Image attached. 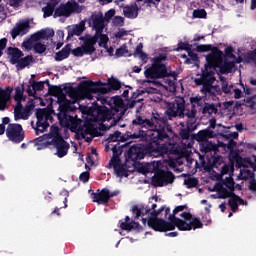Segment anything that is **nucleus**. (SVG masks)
<instances>
[{
  "label": "nucleus",
  "instance_id": "9d476101",
  "mask_svg": "<svg viewBox=\"0 0 256 256\" xmlns=\"http://www.w3.org/2000/svg\"><path fill=\"white\" fill-rule=\"evenodd\" d=\"M57 4L58 0H50L46 7L41 8V11L44 12V18L51 17L52 14H54V18H69L71 14H79L84 10V7L79 6L75 1H69L66 4L60 5L58 8H56V10H54Z\"/></svg>",
  "mask_w": 256,
  "mask_h": 256
},
{
  "label": "nucleus",
  "instance_id": "a211bd4d",
  "mask_svg": "<svg viewBox=\"0 0 256 256\" xmlns=\"http://www.w3.org/2000/svg\"><path fill=\"white\" fill-rule=\"evenodd\" d=\"M5 136L14 143H20L24 139V134L22 132V126L19 124H8V129L4 131Z\"/></svg>",
  "mask_w": 256,
  "mask_h": 256
},
{
  "label": "nucleus",
  "instance_id": "a19ab883",
  "mask_svg": "<svg viewBox=\"0 0 256 256\" xmlns=\"http://www.w3.org/2000/svg\"><path fill=\"white\" fill-rule=\"evenodd\" d=\"M124 55H126V48L122 47L118 50H115V57H124Z\"/></svg>",
  "mask_w": 256,
  "mask_h": 256
},
{
  "label": "nucleus",
  "instance_id": "4468645a",
  "mask_svg": "<svg viewBox=\"0 0 256 256\" xmlns=\"http://www.w3.org/2000/svg\"><path fill=\"white\" fill-rule=\"evenodd\" d=\"M111 151L113 152V157L111 158L109 165L113 169L115 176L120 178L128 177V169H126V166L119 161V156L122 155V148H119V146H113Z\"/></svg>",
  "mask_w": 256,
  "mask_h": 256
},
{
  "label": "nucleus",
  "instance_id": "0eeeda50",
  "mask_svg": "<svg viewBox=\"0 0 256 256\" xmlns=\"http://www.w3.org/2000/svg\"><path fill=\"white\" fill-rule=\"evenodd\" d=\"M189 106L185 108V101L183 98H177L174 102L168 104L166 114L168 117H187L192 119L196 117V113L200 111V106L204 105V100L199 97L189 98Z\"/></svg>",
  "mask_w": 256,
  "mask_h": 256
},
{
  "label": "nucleus",
  "instance_id": "9b49d317",
  "mask_svg": "<svg viewBox=\"0 0 256 256\" xmlns=\"http://www.w3.org/2000/svg\"><path fill=\"white\" fill-rule=\"evenodd\" d=\"M53 36L54 31L52 29L35 32V34L31 35V38L22 42V48L27 51L33 49L36 53L42 54L43 52H45V44L41 43V41L48 40L50 39V37Z\"/></svg>",
  "mask_w": 256,
  "mask_h": 256
},
{
  "label": "nucleus",
  "instance_id": "680f3d73",
  "mask_svg": "<svg viewBox=\"0 0 256 256\" xmlns=\"http://www.w3.org/2000/svg\"><path fill=\"white\" fill-rule=\"evenodd\" d=\"M250 189L256 191V183L254 180L251 181Z\"/></svg>",
  "mask_w": 256,
  "mask_h": 256
},
{
  "label": "nucleus",
  "instance_id": "20e7f679",
  "mask_svg": "<svg viewBox=\"0 0 256 256\" xmlns=\"http://www.w3.org/2000/svg\"><path fill=\"white\" fill-rule=\"evenodd\" d=\"M233 52L232 47H225V56L217 48L210 50V54L206 56V65L204 70H202V76L195 80L196 85H202L204 86V91L210 92V87L215 82V68H219V71L223 74L231 73L234 65L240 63L234 57Z\"/></svg>",
  "mask_w": 256,
  "mask_h": 256
},
{
  "label": "nucleus",
  "instance_id": "13d9d810",
  "mask_svg": "<svg viewBox=\"0 0 256 256\" xmlns=\"http://www.w3.org/2000/svg\"><path fill=\"white\" fill-rule=\"evenodd\" d=\"M132 124L134 125H142L143 120L141 118H136V120H132Z\"/></svg>",
  "mask_w": 256,
  "mask_h": 256
},
{
  "label": "nucleus",
  "instance_id": "79ce46f5",
  "mask_svg": "<svg viewBox=\"0 0 256 256\" xmlns=\"http://www.w3.org/2000/svg\"><path fill=\"white\" fill-rule=\"evenodd\" d=\"M185 185H187V187H196L197 181L196 179L189 178L185 180Z\"/></svg>",
  "mask_w": 256,
  "mask_h": 256
},
{
  "label": "nucleus",
  "instance_id": "bb28decb",
  "mask_svg": "<svg viewBox=\"0 0 256 256\" xmlns=\"http://www.w3.org/2000/svg\"><path fill=\"white\" fill-rule=\"evenodd\" d=\"M43 90V83L33 81L29 89H27V94L29 96H35V92Z\"/></svg>",
  "mask_w": 256,
  "mask_h": 256
},
{
  "label": "nucleus",
  "instance_id": "39448f33",
  "mask_svg": "<svg viewBox=\"0 0 256 256\" xmlns=\"http://www.w3.org/2000/svg\"><path fill=\"white\" fill-rule=\"evenodd\" d=\"M164 126L165 123L162 121V124H160V126H156V130H153V133L149 134L153 140H158V147L156 148V153H158V156H161L162 154H170L187 157L190 153L189 149L193 147V140L185 139L183 142V144H185V148L182 149H180L179 145L177 144H162V140L167 138V135L164 132Z\"/></svg>",
  "mask_w": 256,
  "mask_h": 256
},
{
  "label": "nucleus",
  "instance_id": "052dcab7",
  "mask_svg": "<svg viewBox=\"0 0 256 256\" xmlns=\"http://www.w3.org/2000/svg\"><path fill=\"white\" fill-rule=\"evenodd\" d=\"M98 2H100L103 5H106V4H110L111 2H113V0H98Z\"/></svg>",
  "mask_w": 256,
  "mask_h": 256
},
{
  "label": "nucleus",
  "instance_id": "f257e3e1",
  "mask_svg": "<svg viewBox=\"0 0 256 256\" xmlns=\"http://www.w3.org/2000/svg\"><path fill=\"white\" fill-rule=\"evenodd\" d=\"M97 93L106 94L107 90L101 84L90 82L84 84L82 89H72L69 91L70 100L66 98L65 94L58 93L57 95L58 109L60 110V113H58L60 125L69 128L73 133H77L86 142H90L94 136V127H92V124L88 122L84 127H80L81 120L77 116L67 115L66 113L75 111L77 109L75 103L78 101L82 99L92 100L94 98L92 95Z\"/></svg>",
  "mask_w": 256,
  "mask_h": 256
},
{
  "label": "nucleus",
  "instance_id": "c756f323",
  "mask_svg": "<svg viewBox=\"0 0 256 256\" xmlns=\"http://www.w3.org/2000/svg\"><path fill=\"white\" fill-rule=\"evenodd\" d=\"M200 111H202V113L208 114V115L217 113V109L212 104H206L204 107H202V105H200Z\"/></svg>",
  "mask_w": 256,
  "mask_h": 256
},
{
  "label": "nucleus",
  "instance_id": "2eb2a0df",
  "mask_svg": "<svg viewBox=\"0 0 256 256\" xmlns=\"http://www.w3.org/2000/svg\"><path fill=\"white\" fill-rule=\"evenodd\" d=\"M113 114L106 107H98L96 109H92L88 112V116L86 117L88 121L94 123H103L111 120Z\"/></svg>",
  "mask_w": 256,
  "mask_h": 256
},
{
  "label": "nucleus",
  "instance_id": "774afa93",
  "mask_svg": "<svg viewBox=\"0 0 256 256\" xmlns=\"http://www.w3.org/2000/svg\"><path fill=\"white\" fill-rule=\"evenodd\" d=\"M202 39H204L203 36H198V35H197V36L194 38V41L198 42V41H200V40H202Z\"/></svg>",
  "mask_w": 256,
  "mask_h": 256
},
{
  "label": "nucleus",
  "instance_id": "5fc2aeb1",
  "mask_svg": "<svg viewBox=\"0 0 256 256\" xmlns=\"http://www.w3.org/2000/svg\"><path fill=\"white\" fill-rule=\"evenodd\" d=\"M242 87H243L244 93H245L246 95H252V94H253V89H251V88H249V87H246V86H243V85H242Z\"/></svg>",
  "mask_w": 256,
  "mask_h": 256
},
{
  "label": "nucleus",
  "instance_id": "6e6d98bb",
  "mask_svg": "<svg viewBox=\"0 0 256 256\" xmlns=\"http://www.w3.org/2000/svg\"><path fill=\"white\" fill-rule=\"evenodd\" d=\"M7 44V39L3 38L0 40V50L5 49V45Z\"/></svg>",
  "mask_w": 256,
  "mask_h": 256
},
{
  "label": "nucleus",
  "instance_id": "f3484780",
  "mask_svg": "<svg viewBox=\"0 0 256 256\" xmlns=\"http://www.w3.org/2000/svg\"><path fill=\"white\" fill-rule=\"evenodd\" d=\"M8 54L10 55V62L16 64L18 70H22L24 67L29 66V63L31 62V57L27 56L22 58V52L16 48H10Z\"/></svg>",
  "mask_w": 256,
  "mask_h": 256
},
{
  "label": "nucleus",
  "instance_id": "c85d7f7f",
  "mask_svg": "<svg viewBox=\"0 0 256 256\" xmlns=\"http://www.w3.org/2000/svg\"><path fill=\"white\" fill-rule=\"evenodd\" d=\"M134 57L141 59L143 62H147V54L143 53V45L139 44L136 46Z\"/></svg>",
  "mask_w": 256,
  "mask_h": 256
},
{
  "label": "nucleus",
  "instance_id": "ddd939ff",
  "mask_svg": "<svg viewBox=\"0 0 256 256\" xmlns=\"http://www.w3.org/2000/svg\"><path fill=\"white\" fill-rule=\"evenodd\" d=\"M164 61H166V56L164 55L153 58L151 67L145 70V78L160 79L166 77L168 73L166 72V65H164Z\"/></svg>",
  "mask_w": 256,
  "mask_h": 256
},
{
  "label": "nucleus",
  "instance_id": "e433bc0d",
  "mask_svg": "<svg viewBox=\"0 0 256 256\" xmlns=\"http://www.w3.org/2000/svg\"><path fill=\"white\" fill-rule=\"evenodd\" d=\"M14 100L16 101V105H20V103L24 101L21 88H16V94L14 95Z\"/></svg>",
  "mask_w": 256,
  "mask_h": 256
},
{
  "label": "nucleus",
  "instance_id": "412c9836",
  "mask_svg": "<svg viewBox=\"0 0 256 256\" xmlns=\"http://www.w3.org/2000/svg\"><path fill=\"white\" fill-rule=\"evenodd\" d=\"M12 95V88L7 87L5 89L0 88V111L7 109L10 105V98Z\"/></svg>",
  "mask_w": 256,
  "mask_h": 256
},
{
  "label": "nucleus",
  "instance_id": "58836bf2",
  "mask_svg": "<svg viewBox=\"0 0 256 256\" xmlns=\"http://www.w3.org/2000/svg\"><path fill=\"white\" fill-rule=\"evenodd\" d=\"M121 139H122L121 133H119V132H115V133L109 135V142L110 143L119 142V140H121Z\"/></svg>",
  "mask_w": 256,
  "mask_h": 256
},
{
  "label": "nucleus",
  "instance_id": "dca6fc26",
  "mask_svg": "<svg viewBox=\"0 0 256 256\" xmlns=\"http://www.w3.org/2000/svg\"><path fill=\"white\" fill-rule=\"evenodd\" d=\"M52 110L50 109H39L36 112L37 116V128L35 129V134L39 135L48 128V121L51 119Z\"/></svg>",
  "mask_w": 256,
  "mask_h": 256
},
{
  "label": "nucleus",
  "instance_id": "864d4df0",
  "mask_svg": "<svg viewBox=\"0 0 256 256\" xmlns=\"http://www.w3.org/2000/svg\"><path fill=\"white\" fill-rule=\"evenodd\" d=\"M225 137H227V139H236L238 138V133L237 132L227 133L225 134Z\"/></svg>",
  "mask_w": 256,
  "mask_h": 256
},
{
  "label": "nucleus",
  "instance_id": "6e6552de",
  "mask_svg": "<svg viewBox=\"0 0 256 256\" xmlns=\"http://www.w3.org/2000/svg\"><path fill=\"white\" fill-rule=\"evenodd\" d=\"M50 145H54L56 147L55 155L58 158L67 156V152L69 151V144L60 138V135H58L57 126H52L50 128L49 135H44L35 139V147L37 151L43 150Z\"/></svg>",
  "mask_w": 256,
  "mask_h": 256
},
{
  "label": "nucleus",
  "instance_id": "49530a36",
  "mask_svg": "<svg viewBox=\"0 0 256 256\" xmlns=\"http://www.w3.org/2000/svg\"><path fill=\"white\" fill-rule=\"evenodd\" d=\"M213 163L215 164V166L221 165V163H223V157L221 156L213 157Z\"/></svg>",
  "mask_w": 256,
  "mask_h": 256
},
{
  "label": "nucleus",
  "instance_id": "6ab92c4d",
  "mask_svg": "<svg viewBox=\"0 0 256 256\" xmlns=\"http://www.w3.org/2000/svg\"><path fill=\"white\" fill-rule=\"evenodd\" d=\"M29 29H31V20L29 19H24L18 21L10 34L12 35V39H16L18 36H24L29 33Z\"/></svg>",
  "mask_w": 256,
  "mask_h": 256
},
{
  "label": "nucleus",
  "instance_id": "7ed1b4c3",
  "mask_svg": "<svg viewBox=\"0 0 256 256\" xmlns=\"http://www.w3.org/2000/svg\"><path fill=\"white\" fill-rule=\"evenodd\" d=\"M114 15V9H109V11L105 12V16H103L101 12L92 13L88 19V25L96 31V34H94V36L86 34V36L79 38L84 41V44L81 47L73 49L71 53L75 55V57H81L86 54L90 55L94 52V45L98 43V47L104 48L109 56L113 55V48L107 45L109 38L107 35L102 34V32L105 28L104 20L109 21Z\"/></svg>",
  "mask_w": 256,
  "mask_h": 256
},
{
  "label": "nucleus",
  "instance_id": "cd10ccee",
  "mask_svg": "<svg viewBox=\"0 0 256 256\" xmlns=\"http://www.w3.org/2000/svg\"><path fill=\"white\" fill-rule=\"evenodd\" d=\"M129 220H130V218L126 217V222L120 223V228L122 230L131 231V230L139 228V223H136V222L128 223Z\"/></svg>",
  "mask_w": 256,
  "mask_h": 256
},
{
  "label": "nucleus",
  "instance_id": "4c0bfd02",
  "mask_svg": "<svg viewBox=\"0 0 256 256\" xmlns=\"http://www.w3.org/2000/svg\"><path fill=\"white\" fill-rule=\"evenodd\" d=\"M195 19H204L206 18V11L204 9H196L194 13H192Z\"/></svg>",
  "mask_w": 256,
  "mask_h": 256
},
{
  "label": "nucleus",
  "instance_id": "f8f14e48",
  "mask_svg": "<svg viewBox=\"0 0 256 256\" xmlns=\"http://www.w3.org/2000/svg\"><path fill=\"white\" fill-rule=\"evenodd\" d=\"M234 190V181L232 179H227L223 185L215 186V191L219 192V198H230V208H232V212H236L239 205H244V201L232 194Z\"/></svg>",
  "mask_w": 256,
  "mask_h": 256
},
{
  "label": "nucleus",
  "instance_id": "de8ad7c7",
  "mask_svg": "<svg viewBox=\"0 0 256 256\" xmlns=\"http://www.w3.org/2000/svg\"><path fill=\"white\" fill-rule=\"evenodd\" d=\"M246 106L248 107H255V98H248V100H246Z\"/></svg>",
  "mask_w": 256,
  "mask_h": 256
},
{
  "label": "nucleus",
  "instance_id": "a18cd8bd",
  "mask_svg": "<svg viewBox=\"0 0 256 256\" xmlns=\"http://www.w3.org/2000/svg\"><path fill=\"white\" fill-rule=\"evenodd\" d=\"M88 179H89L88 172H83L82 174L79 175V180H82V182L84 183L88 182Z\"/></svg>",
  "mask_w": 256,
  "mask_h": 256
},
{
  "label": "nucleus",
  "instance_id": "5701e85b",
  "mask_svg": "<svg viewBox=\"0 0 256 256\" xmlns=\"http://www.w3.org/2000/svg\"><path fill=\"white\" fill-rule=\"evenodd\" d=\"M86 30V20H82L79 24L71 25L67 27L68 37L80 36Z\"/></svg>",
  "mask_w": 256,
  "mask_h": 256
},
{
  "label": "nucleus",
  "instance_id": "8fccbe9b",
  "mask_svg": "<svg viewBox=\"0 0 256 256\" xmlns=\"http://www.w3.org/2000/svg\"><path fill=\"white\" fill-rule=\"evenodd\" d=\"M240 172L248 173L246 175L242 174V178H244V179H251V178H253V175L251 174V171H249V170H240Z\"/></svg>",
  "mask_w": 256,
  "mask_h": 256
},
{
  "label": "nucleus",
  "instance_id": "c03bdc74",
  "mask_svg": "<svg viewBox=\"0 0 256 256\" xmlns=\"http://www.w3.org/2000/svg\"><path fill=\"white\" fill-rule=\"evenodd\" d=\"M109 85L113 90H119V82H117V80L115 79L109 80Z\"/></svg>",
  "mask_w": 256,
  "mask_h": 256
},
{
  "label": "nucleus",
  "instance_id": "aec40b11",
  "mask_svg": "<svg viewBox=\"0 0 256 256\" xmlns=\"http://www.w3.org/2000/svg\"><path fill=\"white\" fill-rule=\"evenodd\" d=\"M187 51V55H181V58L185 59V64L190 65L193 62L198 61V55L191 50V46L185 42H179L177 51Z\"/></svg>",
  "mask_w": 256,
  "mask_h": 256
},
{
  "label": "nucleus",
  "instance_id": "0e129e2a",
  "mask_svg": "<svg viewBox=\"0 0 256 256\" xmlns=\"http://www.w3.org/2000/svg\"><path fill=\"white\" fill-rule=\"evenodd\" d=\"M255 9H256V0H252L251 10H255Z\"/></svg>",
  "mask_w": 256,
  "mask_h": 256
},
{
  "label": "nucleus",
  "instance_id": "e2e57ef3",
  "mask_svg": "<svg viewBox=\"0 0 256 256\" xmlns=\"http://www.w3.org/2000/svg\"><path fill=\"white\" fill-rule=\"evenodd\" d=\"M7 130L3 125H0V135H3V133Z\"/></svg>",
  "mask_w": 256,
  "mask_h": 256
},
{
  "label": "nucleus",
  "instance_id": "473e14b6",
  "mask_svg": "<svg viewBox=\"0 0 256 256\" xmlns=\"http://www.w3.org/2000/svg\"><path fill=\"white\" fill-rule=\"evenodd\" d=\"M111 102L114 105L113 108L115 109V111H119V109H122L124 107V102L122 101V98L113 97Z\"/></svg>",
  "mask_w": 256,
  "mask_h": 256
},
{
  "label": "nucleus",
  "instance_id": "b1692460",
  "mask_svg": "<svg viewBox=\"0 0 256 256\" xmlns=\"http://www.w3.org/2000/svg\"><path fill=\"white\" fill-rule=\"evenodd\" d=\"M126 157L130 161H138L143 160L145 154L143 153V149H141L140 146H132L126 153Z\"/></svg>",
  "mask_w": 256,
  "mask_h": 256
},
{
  "label": "nucleus",
  "instance_id": "2f4dec72",
  "mask_svg": "<svg viewBox=\"0 0 256 256\" xmlns=\"http://www.w3.org/2000/svg\"><path fill=\"white\" fill-rule=\"evenodd\" d=\"M130 36V31H126L124 29L118 30V32H115L114 37L117 39L126 40Z\"/></svg>",
  "mask_w": 256,
  "mask_h": 256
},
{
  "label": "nucleus",
  "instance_id": "f03ea898",
  "mask_svg": "<svg viewBox=\"0 0 256 256\" xmlns=\"http://www.w3.org/2000/svg\"><path fill=\"white\" fill-rule=\"evenodd\" d=\"M155 207H157V205L155 204L151 205V209H148L147 207H132V213L136 218L147 216L142 219L143 224H147V226L153 229V231H172L175 230V227H177L179 231H190L202 228V223L200 222V220L194 218L187 212L181 213V217L183 218V220L171 217V223L165 222L164 220L159 219L158 216H160L162 212L168 214V208L164 209V206H162L158 210H153L155 209Z\"/></svg>",
  "mask_w": 256,
  "mask_h": 256
},
{
  "label": "nucleus",
  "instance_id": "72a5a7b5",
  "mask_svg": "<svg viewBox=\"0 0 256 256\" xmlns=\"http://www.w3.org/2000/svg\"><path fill=\"white\" fill-rule=\"evenodd\" d=\"M136 3L143 2L147 7H157L162 0H135Z\"/></svg>",
  "mask_w": 256,
  "mask_h": 256
},
{
  "label": "nucleus",
  "instance_id": "4d7b16f0",
  "mask_svg": "<svg viewBox=\"0 0 256 256\" xmlns=\"http://www.w3.org/2000/svg\"><path fill=\"white\" fill-rule=\"evenodd\" d=\"M187 129L189 131H194V130H196V125L193 123H187Z\"/></svg>",
  "mask_w": 256,
  "mask_h": 256
},
{
  "label": "nucleus",
  "instance_id": "393cba45",
  "mask_svg": "<svg viewBox=\"0 0 256 256\" xmlns=\"http://www.w3.org/2000/svg\"><path fill=\"white\" fill-rule=\"evenodd\" d=\"M33 109V106H30L28 109H22L21 104H16V107L14 108V120H27L29 119V116L31 115L29 111Z\"/></svg>",
  "mask_w": 256,
  "mask_h": 256
},
{
  "label": "nucleus",
  "instance_id": "3c124183",
  "mask_svg": "<svg viewBox=\"0 0 256 256\" xmlns=\"http://www.w3.org/2000/svg\"><path fill=\"white\" fill-rule=\"evenodd\" d=\"M185 208H186L185 205L177 206L176 208H174V211H172V213H174V214L180 213L183 210H185Z\"/></svg>",
  "mask_w": 256,
  "mask_h": 256
},
{
  "label": "nucleus",
  "instance_id": "338daca9",
  "mask_svg": "<svg viewBox=\"0 0 256 256\" xmlns=\"http://www.w3.org/2000/svg\"><path fill=\"white\" fill-rule=\"evenodd\" d=\"M181 135H183L184 139H187V137H189V133L187 131L181 132Z\"/></svg>",
  "mask_w": 256,
  "mask_h": 256
},
{
  "label": "nucleus",
  "instance_id": "69168bd1",
  "mask_svg": "<svg viewBox=\"0 0 256 256\" xmlns=\"http://www.w3.org/2000/svg\"><path fill=\"white\" fill-rule=\"evenodd\" d=\"M56 35H58V36H60V38H62L63 36H65V32L58 30V32H56Z\"/></svg>",
  "mask_w": 256,
  "mask_h": 256
},
{
  "label": "nucleus",
  "instance_id": "7c9ffc66",
  "mask_svg": "<svg viewBox=\"0 0 256 256\" xmlns=\"http://www.w3.org/2000/svg\"><path fill=\"white\" fill-rule=\"evenodd\" d=\"M68 57H69V50L62 49L58 53H56V56L54 57V59L56 61H62V60L67 59Z\"/></svg>",
  "mask_w": 256,
  "mask_h": 256
},
{
  "label": "nucleus",
  "instance_id": "09e8293b",
  "mask_svg": "<svg viewBox=\"0 0 256 256\" xmlns=\"http://www.w3.org/2000/svg\"><path fill=\"white\" fill-rule=\"evenodd\" d=\"M242 91L240 89H234V99H241Z\"/></svg>",
  "mask_w": 256,
  "mask_h": 256
},
{
  "label": "nucleus",
  "instance_id": "423d86ee",
  "mask_svg": "<svg viewBox=\"0 0 256 256\" xmlns=\"http://www.w3.org/2000/svg\"><path fill=\"white\" fill-rule=\"evenodd\" d=\"M181 162L179 158H172L171 156H167V159L158 162H152L149 164V171L156 173L153 176L151 182L154 187H164L168 184L172 183L173 176L170 172L162 170V168L167 167L170 169L177 168V165H180Z\"/></svg>",
  "mask_w": 256,
  "mask_h": 256
},
{
  "label": "nucleus",
  "instance_id": "603ef678",
  "mask_svg": "<svg viewBox=\"0 0 256 256\" xmlns=\"http://www.w3.org/2000/svg\"><path fill=\"white\" fill-rule=\"evenodd\" d=\"M21 2H22V0H9V4L12 7H18Z\"/></svg>",
  "mask_w": 256,
  "mask_h": 256
},
{
  "label": "nucleus",
  "instance_id": "c9c22d12",
  "mask_svg": "<svg viewBox=\"0 0 256 256\" xmlns=\"http://www.w3.org/2000/svg\"><path fill=\"white\" fill-rule=\"evenodd\" d=\"M221 90L225 94L232 92V85H229L223 78H221Z\"/></svg>",
  "mask_w": 256,
  "mask_h": 256
},
{
  "label": "nucleus",
  "instance_id": "a878e982",
  "mask_svg": "<svg viewBox=\"0 0 256 256\" xmlns=\"http://www.w3.org/2000/svg\"><path fill=\"white\" fill-rule=\"evenodd\" d=\"M124 17L128 19H135L139 15V7L136 4L124 6L123 8Z\"/></svg>",
  "mask_w": 256,
  "mask_h": 256
},
{
  "label": "nucleus",
  "instance_id": "bf43d9fd",
  "mask_svg": "<svg viewBox=\"0 0 256 256\" xmlns=\"http://www.w3.org/2000/svg\"><path fill=\"white\" fill-rule=\"evenodd\" d=\"M112 2L120 7L124 6V0H113Z\"/></svg>",
  "mask_w": 256,
  "mask_h": 256
},
{
  "label": "nucleus",
  "instance_id": "37998d69",
  "mask_svg": "<svg viewBox=\"0 0 256 256\" xmlns=\"http://www.w3.org/2000/svg\"><path fill=\"white\" fill-rule=\"evenodd\" d=\"M197 52H207L210 51V45H200L196 47Z\"/></svg>",
  "mask_w": 256,
  "mask_h": 256
},
{
  "label": "nucleus",
  "instance_id": "ea45409f",
  "mask_svg": "<svg viewBox=\"0 0 256 256\" xmlns=\"http://www.w3.org/2000/svg\"><path fill=\"white\" fill-rule=\"evenodd\" d=\"M113 25L118 27L124 26V18L122 16L113 17Z\"/></svg>",
  "mask_w": 256,
  "mask_h": 256
},
{
  "label": "nucleus",
  "instance_id": "f704fd0d",
  "mask_svg": "<svg viewBox=\"0 0 256 256\" xmlns=\"http://www.w3.org/2000/svg\"><path fill=\"white\" fill-rule=\"evenodd\" d=\"M166 85L168 86L162 85V88H164V90L168 92H175V79H166Z\"/></svg>",
  "mask_w": 256,
  "mask_h": 256
},
{
  "label": "nucleus",
  "instance_id": "4be33fe9",
  "mask_svg": "<svg viewBox=\"0 0 256 256\" xmlns=\"http://www.w3.org/2000/svg\"><path fill=\"white\" fill-rule=\"evenodd\" d=\"M113 197V194L109 193V190L103 189L93 194L92 200L98 205H105L109 201V198Z\"/></svg>",
  "mask_w": 256,
  "mask_h": 256
},
{
  "label": "nucleus",
  "instance_id": "1a4fd4ad",
  "mask_svg": "<svg viewBox=\"0 0 256 256\" xmlns=\"http://www.w3.org/2000/svg\"><path fill=\"white\" fill-rule=\"evenodd\" d=\"M213 138H215V133L208 129L200 130L198 134L194 136L196 142L200 143V151L202 153H212L215 155L219 147H226L227 150L232 151L234 150V146H236V143L232 140H230L228 143L217 141V144L208 141V139Z\"/></svg>",
  "mask_w": 256,
  "mask_h": 256
}]
</instances>
